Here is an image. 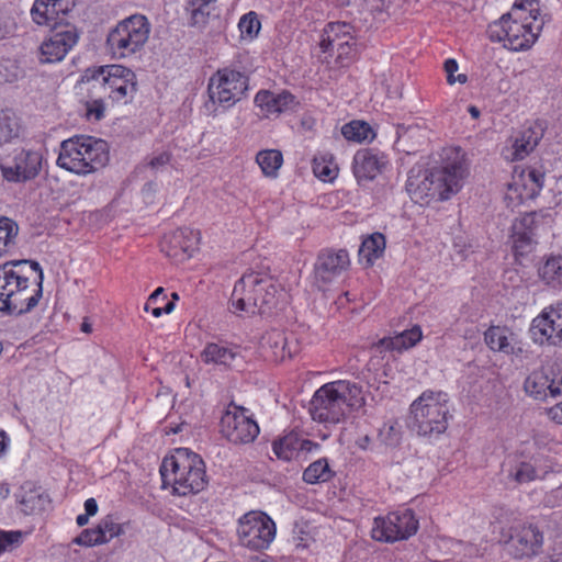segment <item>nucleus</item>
Masks as SVG:
<instances>
[{"instance_id":"1","label":"nucleus","mask_w":562,"mask_h":562,"mask_svg":"<svg viewBox=\"0 0 562 562\" xmlns=\"http://www.w3.org/2000/svg\"><path fill=\"white\" fill-rule=\"evenodd\" d=\"M440 158L437 167L409 171L406 191L415 203L427 205L431 201H446L462 189L469 175L464 153L458 147H447Z\"/></svg>"},{"instance_id":"2","label":"nucleus","mask_w":562,"mask_h":562,"mask_svg":"<svg viewBox=\"0 0 562 562\" xmlns=\"http://www.w3.org/2000/svg\"><path fill=\"white\" fill-rule=\"evenodd\" d=\"M38 262L10 261L0 266V311L20 315L33 310L43 295Z\"/></svg>"},{"instance_id":"3","label":"nucleus","mask_w":562,"mask_h":562,"mask_svg":"<svg viewBox=\"0 0 562 562\" xmlns=\"http://www.w3.org/2000/svg\"><path fill=\"white\" fill-rule=\"evenodd\" d=\"M544 21L538 0H516L509 12L492 22L487 36L512 52H526L537 42Z\"/></svg>"},{"instance_id":"4","label":"nucleus","mask_w":562,"mask_h":562,"mask_svg":"<svg viewBox=\"0 0 562 562\" xmlns=\"http://www.w3.org/2000/svg\"><path fill=\"white\" fill-rule=\"evenodd\" d=\"M286 297L280 283L270 274L259 271L245 273L234 285L231 311L234 314H265L277 308Z\"/></svg>"},{"instance_id":"5","label":"nucleus","mask_w":562,"mask_h":562,"mask_svg":"<svg viewBox=\"0 0 562 562\" xmlns=\"http://www.w3.org/2000/svg\"><path fill=\"white\" fill-rule=\"evenodd\" d=\"M364 406L366 396L360 385L349 380H337L316 390L310 413L315 422L338 424L349 411H360Z\"/></svg>"},{"instance_id":"6","label":"nucleus","mask_w":562,"mask_h":562,"mask_svg":"<svg viewBox=\"0 0 562 562\" xmlns=\"http://www.w3.org/2000/svg\"><path fill=\"white\" fill-rule=\"evenodd\" d=\"M162 482L179 496L198 494L207 485L203 459L188 448H177L160 467Z\"/></svg>"},{"instance_id":"7","label":"nucleus","mask_w":562,"mask_h":562,"mask_svg":"<svg viewBox=\"0 0 562 562\" xmlns=\"http://www.w3.org/2000/svg\"><path fill=\"white\" fill-rule=\"evenodd\" d=\"M108 145L92 136L76 135L60 143L56 165L74 175L87 176L105 166Z\"/></svg>"},{"instance_id":"8","label":"nucleus","mask_w":562,"mask_h":562,"mask_svg":"<svg viewBox=\"0 0 562 562\" xmlns=\"http://www.w3.org/2000/svg\"><path fill=\"white\" fill-rule=\"evenodd\" d=\"M450 418V397L443 391L426 390L409 406V426L422 437H439Z\"/></svg>"},{"instance_id":"9","label":"nucleus","mask_w":562,"mask_h":562,"mask_svg":"<svg viewBox=\"0 0 562 562\" xmlns=\"http://www.w3.org/2000/svg\"><path fill=\"white\" fill-rule=\"evenodd\" d=\"M247 90L248 78L243 72L228 67L218 69L209 79L205 111L216 116L239 102Z\"/></svg>"},{"instance_id":"10","label":"nucleus","mask_w":562,"mask_h":562,"mask_svg":"<svg viewBox=\"0 0 562 562\" xmlns=\"http://www.w3.org/2000/svg\"><path fill=\"white\" fill-rule=\"evenodd\" d=\"M150 30V23L143 14H133L123 19L108 34L109 53L116 59L133 56L145 46Z\"/></svg>"},{"instance_id":"11","label":"nucleus","mask_w":562,"mask_h":562,"mask_svg":"<svg viewBox=\"0 0 562 562\" xmlns=\"http://www.w3.org/2000/svg\"><path fill=\"white\" fill-rule=\"evenodd\" d=\"M93 87H101L114 102L128 103L137 87L136 75L122 65L100 67L92 76Z\"/></svg>"},{"instance_id":"12","label":"nucleus","mask_w":562,"mask_h":562,"mask_svg":"<svg viewBox=\"0 0 562 562\" xmlns=\"http://www.w3.org/2000/svg\"><path fill=\"white\" fill-rule=\"evenodd\" d=\"M276 524L265 513L251 510L238 520L237 536L241 546L251 550L267 549L276 537Z\"/></svg>"},{"instance_id":"13","label":"nucleus","mask_w":562,"mask_h":562,"mask_svg":"<svg viewBox=\"0 0 562 562\" xmlns=\"http://www.w3.org/2000/svg\"><path fill=\"white\" fill-rule=\"evenodd\" d=\"M44 162L41 148H16L11 155L0 158V170L8 181H29L40 175Z\"/></svg>"},{"instance_id":"14","label":"nucleus","mask_w":562,"mask_h":562,"mask_svg":"<svg viewBox=\"0 0 562 562\" xmlns=\"http://www.w3.org/2000/svg\"><path fill=\"white\" fill-rule=\"evenodd\" d=\"M417 529L418 520L413 510L402 509L374 518L371 536L376 541L395 542L412 537Z\"/></svg>"},{"instance_id":"15","label":"nucleus","mask_w":562,"mask_h":562,"mask_svg":"<svg viewBox=\"0 0 562 562\" xmlns=\"http://www.w3.org/2000/svg\"><path fill=\"white\" fill-rule=\"evenodd\" d=\"M529 333L533 342L538 345H562V301H558L542 308L532 319Z\"/></svg>"},{"instance_id":"16","label":"nucleus","mask_w":562,"mask_h":562,"mask_svg":"<svg viewBox=\"0 0 562 562\" xmlns=\"http://www.w3.org/2000/svg\"><path fill=\"white\" fill-rule=\"evenodd\" d=\"M525 392L537 401L562 395V361L532 371L524 383Z\"/></svg>"},{"instance_id":"17","label":"nucleus","mask_w":562,"mask_h":562,"mask_svg":"<svg viewBox=\"0 0 562 562\" xmlns=\"http://www.w3.org/2000/svg\"><path fill=\"white\" fill-rule=\"evenodd\" d=\"M221 431L233 443H249L258 436L259 426L244 407L229 405L221 418Z\"/></svg>"},{"instance_id":"18","label":"nucleus","mask_w":562,"mask_h":562,"mask_svg":"<svg viewBox=\"0 0 562 562\" xmlns=\"http://www.w3.org/2000/svg\"><path fill=\"white\" fill-rule=\"evenodd\" d=\"M544 173L536 168L515 167L506 198L514 203L535 199L543 188Z\"/></svg>"},{"instance_id":"19","label":"nucleus","mask_w":562,"mask_h":562,"mask_svg":"<svg viewBox=\"0 0 562 562\" xmlns=\"http://www.w3.org/2000/svg\"><path fill=\"white\" fill-rule=\"evenodd\" d=\"M201 234L199 231L183 227L164 236L160 248L169 258L184 261L199 250Z\"/></svg>"},{"instance_id":"20","label":"nucleus","mask_w":562,"mask_h":562,"mask_svg":"<svg viewBox=\"0 0 562 562\" xmlns=\"http://www.w3.org/2000/svg\"><path fill=\"white\" fill-rule=\"evenodd\" d=\"M350 266L347 250H324L316 260L314 268L315 282L322 290L340 277Z\"/></svg>"},{"instance_id":"21","label":"nucleus","mask_w":562,"mask_h":562,"mask_svg":"<svg viewBox=\"0 0 562 562\" xmlns=\"http://www.w3.org/2000/svg\"><path fill=\"white\" fill-rule=\"evenodd\" d=\"M78 37L76 29L70 25L55 29L40 46L41 61L50 64L63 60L77 44Z\"/></svg>"},{"instance_id":"22","label":"nucleus","mask_w":562,"mask_h":562,"mask_svg":"<svg viewBox=\"0 0 562 562\" xmlns=\"http://www.w3.org/2000/svg\"><path fill=\"white\" fill-rule=\"evenodd\" d=\"M387 156L374 148L359 149L352 160V172L358 180H374L387 166Z\"/></svg>"},{"instance_id":"23","label":"nucleus","mask_w":562,"mask_h":562,"mask_svg":"<svg viewBox=\"0 0 562 562\" xmlns=\"http://www.w3.org/2000/svg\"><path fill=\"white\" fill-rule=\"evenodd\" d=\"M254 102L266 117H277L282 113L294 111L297 106L296 98L286 90H259Z\"/></svg>"},{"instance_id":"24","label":"nucleus","mask_w":562,"mask_h":562,"mask_svg":"<svg viewBox=\"0 0 562 562\" xmlns=\"http://www.w3.org/2000/svg\"><path fill=\"white\" fill-rule=\"evenodd\" d=\"M510 540L512 553L516 558H530L540 551L543 537L537 527L528 525L522 526Z\"/></svg>"},{"instance_id":"25","label":"nucleus","mask_w":562,"mask_h":562,"mask_svg":"<svg viewBox=\"0 0 562 562\" xmlns=\"http://www.w3.org/2000/svg\"><path fill=\"white\" fill-rule=\"evenodd\" d=\"M74 5V0H35L31 9V16L37 25H48L60 14L68 13Z\"/></svg>"},{"instance_id":"26","label":"nucleus","mask_w":562,"mask_h":562,"mask_svg":"<svg viewBox=\"0 0 562 562\" xmlns=\"http://www.w3.org/2000/svg\"><path fill=\"white\" fill-rule=\"evenodd\" d=\"M423 337L419 326H414L408 330H404L395 336L384 337L379 340L375 348L379 351L391 350L401 352L415 346Z\"/></svg>"},{"instance_id":"27","label":"nucleus","mask_w":562,"mask_h":562,"mask_svg":"<svg viewBox=\"0 0 562 562\" xmlns=\"http://www.w3.org/2000/svg\"><path fill=\"white\" fill-rule=\"evenodd\" d=\"M263 345L268 346L277 360L292 358L297 351V342L293 337H288L283 331L272 330L263 337Z\"/></svg>"},{"instance_id":"28","label":"nucleus","mask_w":562,"mask_h":562,"mask_svg":"<svg viewBox=\"0 0 562 562\" xmlns=\"http://www.w3.org/2000/svg\"><path fill=\"white\" fill-rule=\"evenodd\" d=\"M514 333L506 326H491L484 333L487 347L505 355L514 352Z\"/></svg>"},{"instance_id":"29","label":"nucleus","mask_w":562,"mask_h":562,"mask_svg":"<svg viewBox=\"0 0 562 562\" xmlns=\"http://www.w3.org/2000/svg\"><path fill=\"white\" fill-rule=\"evenodd\" d=\"M538 274L550 289L562 290V255L546 257L538 269Z\"/></svg>"},{"instance_id":"30","label":"nucleus","mask_w":562,"mask_h":562,"mask_svg":"<svg viewBox=\"0 0 562 562\" xmlns=\"http://www.w3.org/2000/svg\"><path fill=\"white\" fill-rule=\"evenodd\" d=\"M237 356L238 352L235 348L215 342L207 344L201 352L204 363L225 367L232 366Z\"/></svg>"},{"instance_id":"31","label":"nucleus","mask_w":562,"mask_h":562,"mask_svg":"<svg viewBox=\"0 0 562 562\" xmlns=\"http://www.w3.org/2000/svg\"><path fill=\"white\" fill-rule=\"evenodd\" d=\"M217 0H186L184 9L193 26H205L216 10Z\"/></svg>"},{"instance_id":"32","label":"nucleus","mask_w":562,"mask_h":562,"mask_svg":"<svg viewBox=\"0 0 562 562\" xmlns=\"http://www.w3.org/2000/svg\"><path fill=\"white\" fill-rule=\"evenodd\" d=\"M352 33V26L346 22L329 23L324 30L321 48L324 53H334L339 42Z\"/></svg>"},{"instance_id":"33","label":"nucleus","mask_w":562,"mask_h":562,"mask_svg":"<svg viewBox=\"0 0 562 562\" xmlns=\"http://www.w3.org/2000/svg\"><path fill=\"white\" fill-rule=\"evenodd\" d=\"M538 459L521 461L510 470L509 476H512L519 484L542 479L547 473V470L538 467Z\"/></svg>"},{"instance_id":"34","label":"nucleus","mask_w":562,"mask_h":562,"mask_svg":"<svg viewBox=\"0 0 562 562\" xmlns=\"http://www.w3.org/2000/svg\"><path fill=\"white\" fill-rule=\"evenodd\" d=\"M241 43H252L261 31V21L256 11H249L239 18L237 23Z\"/></svg>"},{"instance_id":"35","label":"nucleus","mask_w":562,"mask_h":562,"mask_svg":"<svg viewBox=\"0 0 562 562\" xmlns=\"http://www.w3.org/2000/svg\"><path fill=\"white\" fill-rule=\"evenodd\" d=\"M20 122L12 110H0V147L20 136Z\"/></svg>"},{"instance_id":"36","label":"nucleus","mask_w":562,"mask_h":562,"mask_svg":"<svg viewBox=\"0 0 562 562\" xmlns=\"http://www.w3.org/2000/svg\"><path fill=\"white\" fill-rule=\"evenodd\" d=\"M384 250V236L380 233H374L362 241L359 256L361 260H364L367 265L371 266L383 255Z\"/></svg>"},{"instance_id":"37","label":"nucleus","mask_w":562,"mask_h":562,"mask_svg":"<svg viewBox=\"0 0 562 562\" xmlns=\"http://www.w3.org/2000/svg\"><path fill=\"white\" fill-rule=\"evenodd\" d=\"M256 162L266 177L276 178L283 164V155L278 149H263L256 155Z\"/></svg>"},{"instance_id":"38","label":"nucleus","mask_w":562,"mask_h":562,"mask_svg":"<svg viewBox=\"0 0 562 562\" xmlns=\"http://www.w3.org/2000/svg\"><path fill=\"white\" fill-rule=\"evenodd\" d=\"M274 454L282 460L290 461L300 456V436L289 432L272 445Z\"/></svg>"},{"instance_id":"39","label":"nucleus","mask_w":562,"mask_h":562,"mask_svg":"<svg viewBox=\"0 0 562 562\" xmlns=\"http://www.w3.org/2000/svg\"><path fill=\"white\" fill-rule=\"evenodd\" d=\"M342 136L355 143L371 142L375 137L372 127L364 121H351L341 127Z\"/></svg>"},{"instance_id":"40","label":"nucleus","mask_w":562,"mask_h":562,"mask_svg":"<svg viewBox=\"0 0 562 562\" xmlns=\"http://www.w3.org/2000/svg\"><path fill=\"white\" fill-rule=\"evenodd\" d=\"M338 170V165L330 154H319L313 160V172L324 182L333 181L337 177Z\"/></svg>"},{"instance_id":"41","label":"nucleus","mask_w":562,"mask_h":562,"mask_svg":"<svg viewBox=\"0 0 562 562\" xmlns=\"http://www.w3.org/2000/svg\"><path fill=\"white\" fill-rule=\"evenodd\" d=\"M331 476L333 471L326 459H319L311 463L303 473V480L308 484L327 482Z\"/></svg>"},{"instance_id":"42","label":"nucleus","mask_w":562,"mask_h":562,"mask_svg":"<svg viewBox=\"0 0 562 562\" xmlns=\"http://www.w3.org/2000/svg\"><path fill=\"white\" fill-rule=\"evenodd\" d=\"M18 231V225L13 221L0 218V257L14 245Z\"/></svg>"},{"instance_id":"43","label":"nucleus","mask_w":562,"mask_h":562,"mask_svg":"<svg viewBox=\"0 0 562 562\" xmlns=\"http://www.w3.org/2000/svg\"><path fill=\"white\" fill-rule=\"evenodd\" d=\"M22 510L30 515L43 509L45 497L36 490L24 491L20 496Z\"/></svg>"},{"instance_id":"44","label":"nucleus","mask_w":562,"mask_h":562,"mask_svg":"<svg viewBox=\"0 0 562 562\" xmlns=\"http://www.w3.org/2000/svg\"><path fill=\"white\" fill-rule=\"evenodd\" d=\"M97 528L103 544L124 533L123 525L116 522L112 517L101 519Z\"/></svg>"},{"instance_id":"45","label":"nucleus","mask_w":562,"mask_h":562,"mask_svg":"<svg viewBox=\"0 0 562 562\" xmlns=\"http://www.w3.org/2000/svg\"><path fill=\"white\" fill-rule=\"evenodd\" d=\"M23 532L19 530L0 531V554L19 547L23 541Z\"/></svg>"},{"instance_id":"46","label":"nucleus","mask_w":562,"mask_h":562,"mask_svg":"<svg viewBox=\"0 0 562 562\" xmlns=\"http://www.w3.org/2000/svg\"><path fill=\"white\" fill-rule=\"evenodd\" d=\"M513 249L516 256H524L532 250V239L527 233L514 232Z\"/></svg>"},{"instance_id":"47","label":"nucleus","mask_w":562,"mask_h":562,"mask_svg":"<svg viewBox=\"0 0 562 562\" xmlns=\"http://www.w3.org/2000/svg\"><path fill=\"white\" fill-rule=\"evenodd\" d=\"M74 543L82 547L103 544L97 526L81 531V533L74 539Z\"/></svg>"},{"instance_id":"48","label":"nucleus","mask_w":562,"mask_h":562,"mask_svg":"<svg viewBox=\"0 0 562 562\" xmlns=\"http://www.w3.org/2000/svg\"><path fill=\"white\" fill-rule=\"evenodd\" d=\"M536 146V142H531L530 139H526L525 136L520 138H516L513 144V160H521L524 159Z\"/></svg>"},{"instance_id":"49","label":"nucleus","mask_w":562,"mask_h":562,"mask_svg":"<svg viewBox=\"0 0 562 562\" xmlns=\"http://www.w3.org/2000/svg\"><path fill=\"white\" fill-rule=\"evenodd\" d=\"M19 77V67L10 59L0 60V83L12 82Z\"/></svg>"},{"instance_id":"50","label":"nucleus","mask_w":562,"mask_h":562,"mask_svg":"<svg viewBox=\"0 0 562 562\" xmlns=\"http://www.w3.org/2000/svg\"><path fill=\"white\" fill-rule=\"evenodd\" d=\"M380 437L386 445H395L400 439V429L396 422H387L380 429Z\"/></svg>"},{"instance_id":"51","label":"nucleus","mask_w":562,"mask_h":562,"mask_svg":"<svg viewBox=\"0 0 562 562\" xmlns=\"http://www.w3.org/2000/svg\"><path fill=\"white\" fill-rule=\"evenodd\" d=\"M355 44L352 33L346 37L344 42L338 43V47L335 48V52L337 53V59H339L340 63L349 60L353 56Z\"/></svg>"},{"instance_id":"52","label":"nucleus","mask_w":562,"mask_h":562,"mask_svg":"<svg viewBox=\"0 0 562 562\" xmlns=\"http://www.w3.org/2000/svg\"><path fill=\"white\" fill-rule=\"evenodd\" d=\"M445 71L447 74V81L449 85H454L457 82L459 83H465L468 80L467 75L459 74L457 77L454 76V72L458 71L459 65L456 59L449 58L445 61Z\"/></svg>"},{"instance_id":"53","label":"nucleus","mask_w":562,"mask_h":562,"mask_svg":"<svg viewBox=\"0 0 562 562\" xmlns=\"http://www.w3.org/2000/svg\"><path fill=\"white\" fill-rule=\"evenodd\" d=\"M169 161H170V154L167 151H161V153L155 155L150 159L149 166L153 169H159V168L166 166L167 164H169Z\"/></svg>"},{"instance_id":"54","label":"nucleus","mask_w":562,"mask_h":562,"mask_svg":"<svg viewBox=\"0 0 562 562\" xmlns=\"http://www.w3.org/2000/svg\"><path fill=\"white\" fill-rule=\"evenodd\" d=\"M162 297L166 299L165 290L162 288H157L148 297L145 303L144 310L148 313L154 306H157V300Z\"/></svg>"},{"instance_id":"55","label":"nucleus","mask_w":562,"mask_h":562,"mask_svg":"<svg viewBox=\"0 0 562 562\" xmlns=\"http://www.w3.org/2000/svg\"><path fill=\"white\" fill-rule=\"evenodd\" d=\"M104 115V108L100 101H94L88 108V116H93L95 120H101Z\"/></svg>"},{"instance_id":"56","label":"nucleus","mask_w":562,"mask_h":562,"mask_svg":"<svg viewBox=\"0 0 562 562\" xmlns=\"http://www.w3.org/2000/svg\"><path fill=\"white\" fill-rule=\"evenodd\" d=\"M318 448V443L300 437V453H310L316 451Z\"/></svg>"},{"instance_id":"57","label":"nucleus","mask_w":562,"mask_h":562,"mask_svg":"<svg viewBox=\"0 0 562 562\" xmlns=\"http://www.w3.org/2000/svg\"><path fill=\"white\" fill-rule=\"evenodd\" d=\"M548 416L555 423L562 425V402L549 408Z\"/></svg>"},{"instance_id":"58","label":"nucleus","mask_w":562,"mask_h":562,"mask_svg":"<svg viewBox=\"0 0 562 562\" xmlns=\"http://www.w3.org/2000/svg\"><path fill=\"white\" fill-rule=\"evenodd\" d=\"M85 510L89 516H94L98 513V504L94 498H88L85 502Z\"/></svg>"},{"instance_id":"59","label":"nucleus","mask_w":562,"mask_h":562,"mask_svg":"<svg viewBox=\"0 0 562 562\" xmlns=\"http://www.w3.org/2000/svg\"><path fill=\"white\" fill-rule=\"evenodd\" d=\"M9 446L10 438L3 430H0V458L7 453Z\"/></svg>"},{"instance_id":"60","label":"nucleus","mask_w":562,"mask_h":562,"mask_svg":"<svg viewBox=\"0 0 562 562\" xmlns=\"http://www.w3.org/2000/svg\"><path fill=\"white\" fill-rule=\"evenodd\" d=\"M10 494V486L7 482H0V501L5 499Z\"/></svg>"},{"instance_id":"61","label":"nucleus","mask_w":562,"mask_h":562,"mask_svg":"<svg viewBox=\"0 0 562 562\" xmlns=\"http://www.w3.org/2000/svg\"><path fill=\"white\" fill-rule=\"evenodd\" d=\"M10 34V27L0 20V41L7 38Z\"/></svg>"},{"instance_id":"62","label":"nucleus","mask_w":562,"mask_h":562,"mask_svg":"<svg viewBox=\"0 0 562 562\" xmlns=\"http://www.w3.org/2000/svg\"><path fill=\"white\" fill-rule=\"evenodd\" d=\"M175 307H176V305H175V302H173V301H168V302H166V303L161 306V308L164 310V313H165V314H170V313H172V312L175 311Z\"/></svg>"},{"instance_id":"63","label":"nucleus","mask_w":562,"mask_h":562,"mask_svg":"<svg viewBox=\"0 0 562 562\" xmlns=\"http://www.w3.org/2000/svg\"><path fill=\"white\" fill-rule=\"evenodd\" d=\"M89 517H90V516H89V515H87L86 513H85V514H80V515H78V516H77V518H76V521H77L78 526H85V525H87V524H88V521H89Z\"/></svg>"},{"instance_id":"64","label":"nucleus","mask_w":562,"mask_h":562,"mask_svg":"<svg viewBox=\"0 0 562 562\" xmlns=\"http://www.w3.org/2000/svg\"><path fill=\"white\" fill-rule=\"evenodd\" d=\"M148 313H150L154 317L158 318L160 317L164 313V310L161 308V306L157 305V306H154Z\"/></svg>"}]
</instances>
